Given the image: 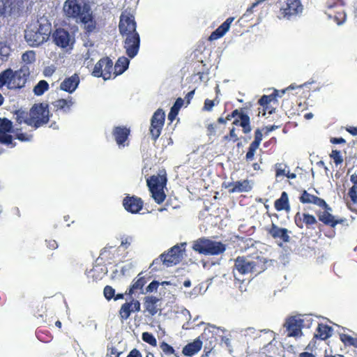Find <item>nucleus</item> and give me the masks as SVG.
<instances>
[{
	"label": "nucleus",
	"mask_w": 357,
	"mask_h": 357,
	"mask_svg": "<svg viewBox=\"0 0 357 357\" xmlns=\"http://www.w3.org/2000/svg\"><path fill=\"white\" fill-rule=\"evenodd\" d=\"M160 299L153 296H148L144 298V312H147L151 316L155 315L158 310V302Z\"/></svg>",
	"instance_id": "nucleus-24"
},
{
	"label": "nucleus",
	"mask_w": 357,
	"mask_h": 357,
	"mask_svg": "<svg viewBox=\"0 0 357 357\" xmlns=\"http://www.w3.org/2000/svg\"><path fill=\"white\" fill-rule=\"evenodd\" d=\"M340 340L345 346L357 348V337H353L348 334L341 333L340 334Z\"/></svg>",
	"instance_id": "nucleus-37"
},
{
	"label": "nucleus",
	"mask_w": 357,
	"mask_h": 357,
	"mask_svg": "<svg viewBox=\"0 0 357 357\" xmlns=\"http://www.w3.org/2000/svg\"><path fill=\"white\" fill-rule=\"evenodd\" d=\"M44 335H45L44 333H43L41 331H38L36 333L38 339L41 342H48L52 340V336L47 335V337H45V336H43Z\"/></svg>",
	"instance_id": "nucleus-58"
},
{
	"label": "nucleus",
	"mask_w": 357,
	"mask_h": 357,
	"mask_svg": "<svg viewBox=\"0 0 357 357\" xmlns=\"http://www.w3.org/2000/svg\"><path fill=\"white\" fill-rule=\"evenodd\" d=\"M234 17H228L220 26L211 33L208 37V40L212 41L222 38L229 30L231 24L234 21Z\"/></svg>",
	"instance_id": "nucleus-26"
},
{
	"label": "nucleus",
	"mask_w": 357,
	"mask_h": 357,
	"mask_svg": "<svg viewBox=\"0 0 357 357\" xmlns=\"http://www.w3.org/2000/svg\"><path fill=\"white\" fill-rule=\"evenodd\" d=\"M160 348L164 354L167 356L174 355L176 357H179L176 353L175 349L169 344L165 342L160 343Z\"/></svg>",
	"instance_id": "nucleus-42"
},
{
	"label": "nucleus",
	"mask_w": 357,
	"mask_h": 357,
	"mask_svg": "<svg viewBox=\"0 0 357 357\" xmlns=\"http://www.w3.org/2000/svg\"><path fill=\"white\" fill-rule=\"evenodd\" d=\"M30 68L26 65H23L19 70L15 72L13 71L12 89H21L24 87L30 75Z\"/></svg>",
	"instance_id": "nucleus-18"
},
{
	"label": "nucleus",
	"mask_w": 357,
	"mask_h": 357,
	"mask_svg": "<svg viewBox=\"0 0 357 357\" xmlns=\"http://www.w3.org/2000/svg\"><path fill=\"white\" fill-rule=\"evenodd\" d=\"M192 248L199 254L214 256L224 253L227 246L221 241L202 237L193 241Z\"/></svg>",
	"instance_id": "nucleus-7"
},
{
	"label": "nucleus",
	"mask_w": 357,
	"mask_h": 357,
	"mask_svg": "<svg viewBox=\"0 0 357 357\" xmlns=\"http://www.w3.org/2000/svg\"><path fill=\"white\" fill-rule=\"evenodd\" d=\"M331 143L333 144H345L346 140L342 137H331L330 139Z\"/></svg>",
	"instance_id": "nucleus-61"
},
{
	"label": "nucleus",
	"mask_w": 357,
	"mask_h": 357,
	"mask_svg": "<svg viewBox=\"0 0 357 357\" xmlns=\"http://www.w3.org/2000/svg\"><path fill=\"white\" fill-rule=\"evenodd\" d=\"M14 115L18 124L25 123L34 129L46 125L50 118L49 105L44 102L34 104L29 112L16 110Z\"/></svg>",
	"instance_id": "nucleus-4"
},
{
	"label": "nucleus",
	"mask_w": 357,
	"mask_h": 357,
	"mask_svg": "<svg viewBox=\"0 0 357 357\" xmlns=\"http://www.w3.org/2000/svg\"><path fill=\"white\" fill-rule=\"evenodd\" d=\"M130 134V128L126 126H115L112 130V135L119 147H124L128 145L126 142Z\"/></svg>",
	"instance_id": "nucleus-23"
},
{
	"label": "nucleus",
	"mask_w": 357,
	"mask_h": 357,
	"mask_svg": "<svg viewBox=\"0 0 357 357\" xmlns=\"http://www.w3.org/2000/svg\"><path fill=\"white\" fill-rule=\"evenodd\" d=\"M103 294H104L105 298L107 300L109 301L112 298H114V295H115V289L112 287H111L109 285H107L104 288Z\"/></svg>",
	"instance_id": "nucleus-50"
},
{
	"label": "nucleus",
	"mask_w": 357,
	"mask_h": 357,
	"mask_svg": "<svg viewBox=\"0 0 357 357\" xmlns=\"http://www.w3.org/2000/svg\"><path fill=\"white\" fill-rule=\"evenodd\" d=\"M13 77V70L8 68L0 73V88L6 86L12 89V79Z\"/></svg>",
	"instance_id": "nucleus-32"
},
{
	"label": "nucleus",
	"mask_w": 357,
	"mask_h": 357,
	"mask_svg": "<svg viewBox=\"0 0 357 357\" xmlns=\"http://www.w3.org/2000/svg\"><path fill=\"white\" fill-rule=\"evenodd\" d=\"M22 59L25 63L24 65L28 66L29 64L33 63L36 61L35 52L33 50L25 52L22 56Z\"/></svg>",
	"instance_id": "nucleus-41"
},
{
	"label": "nucleus",
	"mask_w": 357,
	"mask_h": 357,
	"mask_svg": "<svg viewBox=\"0 0 357 357\" xmlns=\"http://www.w3.org/2000/svg\"><path fill=\"white\" fill-rule=\"evenodd\" d=\"M236 129L235 128H232L230 129L229 134L228 135H225L223 137L224 140H231L233 142H236L238 140V137L237 135L236 134Z\"/></svg>",
	"instance_id": "nucleus-52"
},
{
	"label": "nucleus",
	"mask_w": 357,
	"mask_h": 357,
	"mask_svg": "<svg viewBox=\"0 0 357 357\" xmlns=\"http://www.w3.org/2000/svg\"><path fill=\"white\" fill-rule=\"evenodd\" d=\"M105 274V273L102 271V268L96 266L89 271L88 278L96 281L102 279Z\"/></svg>",
	"instance_id": "nucleus-40"
},
{
	"label": "nucleus",
	"mask_w": 357,
	"mask_h": 357,
	"mask_svg": "<svg viewBox=\"0 0 357 357\" xmlns=\"http://www.w3.org/2000/svg\"><path fill=\"white\" fill-rule=\"evenodd\" d=\"M38 21L30 24L25 30L24 38L30 46L38 47L47 40L51 33V24Z\"/></svg>",
	"instance_id": "nucleus-6"
},
{
	"label": "nucleus",
	"mask_w": 357,
	"mask_h": 357,
	"mask_svg": "<svg viewBox=\"0 0 357 357\" xmlns=\"http://www.w3.org/2000/svg\"><path fill=\"white\" fill-rule=\"evenodd\" d=\"M303 6L301 0H287L280 7V13L283 18L289 20L301 13Z\"/></svg>",
	"instance_id": "nucleus-14"
},
{
	"label": "nucleus",
	"mask_w": 357,
	"mask_h": 357,
	"mask_svg": "<svg viewBox=\"0 0 357 357\" xmlns=\"http://www.w3.org/2000/svg\"><path fill=\"white\" fill-rule=\"evenodd\" d=\"M183 100L181 98H178L174 105L172 107L170 112L168 114V119L170 121H173L181 107L183 105Z\"/></svg>",
	"instance_id": "nucleus-35"
},
{
	"label": "nucleus",
	"mask_w": 357,
	"mask_h": 357,
	"mask_svg": "<svg viewBox=\"0 0 357 357\" xmlns=\"http://www.w3.org/2000/svg\"><path fill=\"white\" fill-rule=\"evenodd\" d=\"M13 0H0V17L5 16L7 13L12 10Z\"/></svg>",
	"instance_id": "nucleus-39"
},
{
	"label": "nucleus",
	"mask_w": 357,
	"mask_h": 357,
	"mask_svg": "<svg viewBox=\"0 0 357 357\" xmlns=\"http://www.w3.org/2000/svg\"><path fill=\"white\" fill-rule=\"evenodd\" d=\"M217 126L215 123L208 124L207 126V135L208 136L215 135Z\"/></svg>",
	"instance_id": "nucleus-59"
},
{
	"label": "nucleus",
	"mask_w": 357,
	"mask_h": 357,
	"mask_svg": "<svg viewBox=\"0 0 357 357\" xmlns=\"http://www.w3.org/2000/svg\"><path fill=\"white\" fill-rule=\"evenodd\" d=\"M141 274L138 275V278L137 280H134L132 281V284L130 285L128 291L126 292V294L132 296L134 292L138 289H142L143 287L146 283V279L144 276H140Z\"/></svg>",
	"instance_id": "nucleus-34"
},
{
	"label": "nucleus",
	"mask_w": 357,
	"mask_h": 357,
	"mask_svg": "<svg viewBox=\"0 0 357 357\" xmlns=\"http://www.w3.org/2000/svg\"><path fill=\"white\" fill-rule=\"evenodd\" d=\"M266 230L268 235L278 242L280 246H282L283 243H289L291 240L289 236L291 231L286 228L278 227L275 223H272Z\"/></svg>",
	"instance_id": "nucleus-15"
},
{
	"label": "nucleus",
	"mask_w": 357,
	"mask_h": 357,
	"mask_svg": "<svg viewBox=\"0 0 357 357\" xmlns=\"http://www.w3.org/2000/svg\"><path fill=\"white\" fill-rule=\"evenodd\" d=\"M274 207L278 211H285L289 212L290 211L288 194L286 192H282L280 197L275 201Z\"/></svg>",
	"instance_id": "nucleus-29"
},
{
	"label": "nucleus",
	"mask_w": 357,
	"mask_h": 357,
	"mask_svg": "<svg viewBox=\"0 0 357 357\" xmlns=\"http://www.w3.org/2000/svg\"><path fill=\"white\" fill-rule=\"evenodd\" d=\"M331 327L324 324H319L316 329L314 337L325 340L331 336Z\"/></svg>",
	"instance_id": "nucleus-33"
},
{
	"label": "nucleus",
	"mask_w": 357,
	"mask_h": 357,
	"mask_svg": "<svg viewBox=\"0 0 357 357\" xmlns=\"http://www.w3.org/2000/svg\"><path fill=\"white\" fill-rule=\"evenodd\" d=\"M330 157L333 160L336 165H340L343 162V159L340 151L333 150L330 154Z\"/></svg>",
	"instance_id": "nucleus-49"
},
{
	"label": "nucleus",
	"mask_w": 357,
	"mask_h": 357,
	"mask_svg": "<svg viewBox=\"0 0 357 357\" xmlns=\"http://www.w3.org/2000/svg\"><path fill=\"white\" fill-rule=\"evenodd\" d=\"M262 138H263V135H262L261 130L259 128H257L255 131V139H254L253 142H252L251 143L256 144L257 146H259L261 144V142L262 140Z\"/></svg>",
	"instance_id": "nucleus-53"
},
{
	"label": "nucleus",
	"mask_w": 357,
	"mask_h": 357,
	"mask_svg": "<svg viewBox=\"0 0 357 357\" xmlns=\"http://www.w3.org/2000/svg\"><path fill=\"white\" fill-rule=\"evenodd\" d=\"M215 105L214 100H211L209 99H206L204 101L203 110L210 112L212 110L213 106Z\"/></svg>",
	"instance_id": "nucleus-57"
},
{
	"label": "nucleus",
	"mask_w": 357,
	"mask_h": 357,
	"mask_svg": "<svg viewBox=\"0 0 357 357\" xmlns=\"http://www.w3.org/2000/svg\"><path fill=\"white\" fill-rule=\"evenodd\" d=\"M285 174V170L282 167V164H277L275 169V176L278 177Z\"/></svg>",
	"instance_id": "nucleus-60"
},
{
	"label": "nucleus",
	"mask_w": 357,
	"mask_h": 357,
	"mask_svg": "<svg viewBox=\"0 0 357 357\" xmlns=\"http://www.w3.org/2000/svg\"><path fill=\"white\" fill-rule=\"evenodd\" d=\"M294 222L300 229H303L304 227L307 229H314V225H317V220L313 215L297 212L294 215Z\"/></svg>",
	"instance_id": "nucleus-19"
},
{
	"label": "nucleus",
	"mask_w": 357,
	"mask_h": 357,
	"mask_svg": "<svg viewBox=\"0 0 357 357\" xmlns=\"http://www.w3.org/2000/svg\"><path fill=\"white\" fill-rule=\"evenodd\" d=\"M165 120V114L162 109H158L151 119V126L149 128L151 138L155 142L160 137Z\"/></svg>",
	"instance_id": "nucleus-13"
},
{
	"label": "nucleus",
	"mask_w": 357,
	"mask_h": 357,
	"mask_svg": "<svg viewBox=\"0 0 357 357\" xmlns=\"http://www.w3.org/2000/svg\"><path fill=\"white\" fill-rule=\"evenodd\" d=\"M63 10L68 18L73 19L84 25L86 34L90 35L96 30L97 22L89 0H66Z\"/></svg>",
	"instance_id": "nucleus-1"
},
{
	"label": "nucleus",
	"mask_w": 357,
	"mask_h": 357,
	"mask_svg": "<svg viewBox=\"0 0 357 357\" xmlns=\"http://www.w3.org/2000/svg\"><path fill=\"white\" fill-rule=\"evenodd\" d=\"M49 89V84L45 80H40L33 88V93L36 96H42Z\"/></svg>",
	"instance_id": "nucleus-38"
},
{
	"label": "nucleus",
	"mask_w": 357,
	"mask_h": 357,
	"mask_svg": "<svg viewBox=\"0 0 357 357\" xmlns=\"http://www.w3.org/2000/svg\"><path fill=\"white\" fill-rule=\"evenodd\" d=\"M52 39L56 45L63 49L68 47L72 48L75 42L70 33L63 28L56 29L53 32Z\"/></svg>",
	"instance_id": "nucleus-16"
},
{
	"label": "nucleus",
	"mask_w": 357,
	"mask_h": 357,
	"mask_svg": "<svg viewBox=\"0 0 357 357\" xmlns=\"http://www.w3.org/2000/svg\"><path fill=\"white\" fill-rule=\"evenodd\" d=\"M141 310V304L138 300L132 299L130 302L123 303L119 311V316L121 321L123 322L127 320L132 312H139Z\"/></svg>",
	"instance_id": "nucleus-20"
},
{
	"label": "nucleus",
	"mask_w": 357,
	"mask_h": 357,
	"mask_svg": "<svg viewBox=\"0 0 357 357\" xmlns=\"http://www.w3.org/2000/svg\"><path fill=\"white\" fill-rule=\"evenodd\" d=\"M133 238L132 236H123L121 238V245L125 249H127L132 243Z\"/></svg>",
	"instance_id": "nucleus-54"
},
{
	"label": "nucleus",
	"mask_w": 357,
	"mask_h": 357,
	"mask_svg": "<svg viewBox=\"0 0 357 357\" xmlns=\"http://www.w3.org/2000/svg\"><path fill=\"white\" fill-rule=\"evenodd\" d=\"M9 54L10 47L5 43L0 42V59H6Z\"/></svg>",
	"instance_id": "nucleus-47"
},
{
	"label": "nucleus",
	"mask_w": 357,
	"mask_h": 357,
	"mask_svg": "<svg viewBox=\"0 0 357 357\" xmlns=\"http://www.w3.org/2000/svg\"><path fill=\"white\" fill-rule=\"evenodd\" d=\"M21 129L14 130L15 138L20 140V142H30L33 138V135L27 133L20 132Z\"/></svg>",
	"instance_id": "nucleus-43"
},
{
	"label": "nucleus",
	"mask_w": 357,
	"mask_h": 357,
	"mask_svg": "<svg viewBox=\"0 0 357 357\" xmlns=\"http://www.w3.org/2000/svg\"><path fill=\"white\" fill-rule=\"evenodd\" d=\"M278 96V91L275 90L274 92L270 95L262 96L261 98L258 100V104L262 107L263 116L266 114V112H268L269 114H271L273 112H275V108L271 104H275L277 102Z\"/></svg>",
	"instance_id": "nucleus-22"
},
{
	"label": "nucleus",
	"mask_w": 357,
	"mask_h": 357,
	"mask_svg": "<svg viewBox=\"0 0 357 357\" xmlns=\"http://www.w3.org/2000/svg\"><path fill=\"white\" fill-rule=\"evenodd\" d=\"M114 247L109 246V247H105L104 248L100 254V257L102 259L109 260L112 259V257L110 256L111 250L113 249Z\"/></svg>",
	"instance_id": "nucleus-51"
},
{
	"label": "nucleus",
	"mask_w": 357,
	"mask_h": 357,
	"mask_svg": "<svg viewBox=\"0 0 357 357\" xmlns=\"http://www.w3.org/2000/svg\"><path fill=\"white\" fill-rule=\"evenodd\" d=\"M167 182V178L165 174L152 175L146 180L151 197L158 204H161L167 197L164 191Z\"/></svg>",
	"instance_id": "nucleus-8"
},
{
	"label": "nucleus",
	"mask_w": 357,
	"mask_h": 357,
	"mask_svg": "<svg viewBox=\"0 0 357 357\" xmlns=\"http://www.w3.org/2000/svg\"><path fill=\"white\" fill-rule=\"evenodd\" d=\"M351 181L353 183V186L349 190L348 195H351L352 198L356 199V190H357V175L352 174L350 178Z\"/></svg>",
	"instance_id": "nucleus-48"
},
{
	"label": "nucleus",
	"mask_w": 357,
	"mask_h": 357,
	"mask_svg": "<svg viewBox=\"0 0 357 357\" xmlns=\"http://www.w3.org/2000/svg\"><path fill=\"white\" fill-rule=\"evenodd\" d=\"M245 107L236 109L231 114H228L225 119L222 117L218 118V122L224 124L227 121H230L232 118H234L232 124L236 126H241L243 133L248 134L251 132L252 127L250 116L245 113Z\"/></svg>",
	"instance_id": "nucleus-9"
},
{
	"label": "nucleus",
	"mask_w": 357,
	"mask_h": 357,
	"mask_svg": "<svg viewBox=\"0 0 357 357\" xmlns=\"http://www.w3.org/2000/svg\"><path fill=\"white\" fill-rule=\"evenodd\" d=\"M127 357H142L140 351L137 349H132Z\"/></svg>",
	"instance_id": "nucleus-63"
},
{
	"label": "nucleus",
	"mask_w": 357,
	"mask_h": 357,
	"mask_svg": "<svg viewBox=\"0 0 357 357\" xmlns=\"http://www.w3.org/2000/svg\"><path fill=\"white\" fill-rule=\"evenodd\" d=\"M108 351L111 357H119L121 354V352L118 351L116 348L114 347H112L111 348L108 349Z\"/></svg>",
	"instance_id": "nucleus-62"
},
{
	"label": "nucleus",
	"mask_w": 357,
	"mask_h": 357,
	"mask_svg": "<svg viewBox=\"0 0 357 357\" xmlns=\"http://www.w3.org/2000/svg\"><path fill=\"white\" fill-rule=\"evenodd\" d=\"M327 15L330 18H333L337 24H342L347 17L344 6H340V8L336 10L328 11Z\"/></svg>",
	"instance_id": "nucleus-31"
},
{
	"label": "nucleus",
	"mask_w": 357,
	"mask_h": 357,
	"mask_svg": "<svg viewBox=\"0 0 357 357\" xmlns=\"http://www.w3.org/2000/svg\"><path fill=\"white\" fill-rule=\"evenodd\" d=\"M202 347V342L198 339L192 342L186 344L182 350V353L185 356H192L199 351Z\"/></svg>",
	"instance_id": "nucleus-28"
},
{
	"label": "nucleus",
	"mask_w": 357,
	"mask_h": 357,
	"mask_svg": "<svg viewBox=\"0 0 357 357\" xmlns=\"http://www.w3.org/2000/svg\"><path fill=\"white\" fill-rule=\"evenodd\" d=\"M264 1L265 0H257L255 3H253L250 7L248 8L245 13H244V16L249 17L253 13L254 8L259 3L264 2Z\"/></svg>",
	"instance_id": "nucleus-55"
},
{
	"label": "nucleus",
	"mask_w": 357,
	"mask_h": 357,
	"mask_svg": "<svg viewBox=\"0 0 357 357\" xmlns=\"http://www.w3.org/2000/svg\"><path fill=\"white\" fill-rule=\"evenodd\" d=\"M326 3L328 11H332L345 5L344 0H327Z\"/></svg>",
	"instance_id": "nucleus-44"
},
{
	"label": "nucleus",
	"mask_w": 357,
	"mask_h": 357,
	"mask_svg": "<svg viewBox=\"0 0 357 357\" xmlns=\"http://www.w3.org/2000/svg\"><path fill=\"white\" fill-rule=\"evenodd\" d=\"M229 187H231L229 190L230 193L243 192H246L252 190V185L248 179L229 183Z\"/></svg>",
	"instance_id": "nucleus-27"
},
{
	"label": "nucleus",
	"mask_w": 357,
	"mask_h": 357,
	"mask_svg": "<svg viewBox=\"0 0 357 357\" xmlns=\"http://www.w3.org/2000/svg\"><path fill=\"white\" fill-rule=\"evenodd\" d=\"M221 342L224 343L227 348L230 349L231 347V339L227 336H222L221 337Z\"/></svg>",
	"instance_id": "nucleus-64"
},
{
	"label": "nucleus",
	"mask_w": 357,
	"mask_h": 357,
	"mask_svg": "<svg viewBox=\"0 0 357 357\" xmlns=\"http://www.w3.org/2000/svg\"><path fill=\"white\" fill-rule=\"evenodd\" d=\"M268 260L262 256H238L234 259V266L233 273L237 271L241 275H247L248 273L258 274L265 271L266 268V263ZM234 275V285L237 287L241 291H243V284L244 280H241Z\"/></svg>",
	"instance_id": "nucleus-5"
},
{
	"label": "nucleus",
	"mask_w": 357,
	"mask_h": 357,
	"mask_svg": "<svg viewBox=\"0 0 357 357\" xmlns=\"http://www.w3.org/2000/svg\"><path fill=\"white\" fill-rule=\"evenodd\" d=\"M299 201L303 204H314L319 208L316 211L318 220L326 226L334 228L337 225H342L343 227H349L348 220L345 218H335L331 214V208L326 201L316 195L309 193L303 190L299 197Z\"/></svg>",
	"instance_id": "nucleus-3"
},
{
	"label": "nucleus",
	"mask_w": 357,
	"mask_h": 357,
	"mask_svg": "<svg viewBox=\"0 0 357 357\" xmlns=\"http://www.w3.org/2000/svg\"><path fill=\"white\" fill-rule=\"evenodd\" d=\"M304 321L296 317H290L286 319L284 327L286 328L288 337H298L303 335Z\"/></svg>",
	"instance_id": "nucleus-17"
},
{
	"label": "nucleus",
	"mask_w": 357,
	"mask_h": 357,
	"mask_svg": "<svg viewBox=\"0 0 357 357\" xmlns=\"http://www.w3.org/2000/svg\"><path fill=\"white\" fill-rule=\"evenodd\" d=\"M183 258V251L178 245L172 247L167 250L160 255L159 258L154 259L151 264V268L155 270L156 268L153 267L155 265L160 264L161 262L167 267H171L180 263Z\"/></svg>",
	"instance_id": "nucleus-10"
},
{
	"label": "nucleus",
	"mask_w": 357,
	"mask_h": 357,
	"mask_svg": "<svg viewBox=\"0 0 357 357\" xmlns=\"http://www.w3.org/2000/svg\"><path fill=\"white\" fill-rule=\"evenodd\" d=\"M14 132L13 122L7 118L0 117V143L10 148L16 146L13 137L10 133Z\"/></svg>",
	"instance_id": "nucleus-11"
},
{
	"label": "nucleus",
	"mask_w": 357,
	"mask_h": 357,
	"mask_svg": "<svg viewBox=\"0 0 357 357\" xmlns=\"http://www.w3.org/2000/svg\"><path fill=\"white\" fill-rule=\"evenodd\" d=\"M259 146L251 143L248 147V150L245 154V160L247 162L253 160L257 150Z\"/></svg>",
	"instance_id": "nucleus-46"
},
{
	"label": "nucleus",
	"mask_w": 357,
	"mask_h": 357,
	"mask_svg": "<svg viewBox=\"0 0 357 357\" xmlns=\"http://www.w3.org/2000/svg\"><path fill=\"white\" fill-rule=\"evenodd\" d=\"M79 84V77L77 74H74L66 77L60 84V89L68 93L75 91Z\"/></svg>",
	"instance_id": "nucleus-25"
},
{
	"label": "nucleus",
	"mask_w": 357,
	"mask_h": 357,
	"mask_svg": "<svg viewBox=\"0 0 357 357\" xmlns=\"http://www.w3.org/2000/svg\"><path fill=\"white\" fill-rule=\"evenodd\" d=\"M142 340L152 347L157 346V340L154 335L149 332H144L142 335Z\"/></svg>",
	"instance_id": "nucleus-45"
},
{
	"label": "nucleus",
	"mask_w": 357,
	"mask_h": 357,
	"mask_svg": "<svg viewBox=\"0 0 357 357\" xmlns=\"http://www.w3.org/2000/svg\"><path fill=\"white\" fill-rule=\"evenodd\" d=\"M130 61L125 56H121L118 59L114 68L113 75L116 77L117 75H121L128 68Z\"/></svg>",
	"instance_id": "nucleus-30"
},
{
	"label": "nucleus",
	"mask_w": 357,
	"mask_h": 357,
	"mask_svg": "<svg viewBox=\"0 0 357 357\" xmlns=\"http://www.w3.org/2000/svg\"><path fill=\"white\" fill-rule=\"evenodd\" d=\"M113 61L109 57L100 59L95 65L92 75L96 77H102L105 80L109 79L113 75Z\"/></svg>",
	"instance_id": "nucleus-12"
},
{
	"label": "nucleus",
	"mask_w": 357,
	"mask_h": 357,
	"mask_svg": "<svg viewBox=\"0 0 357 357\" xmlns=\"http://www.w3.org/2000/svg\"><path fill=\"white\" fill-rule=\"evenodd\" d=\"M72 100H66V99H59L54 102L53 105L57 109H61L64 112H68L70 110V107L73 105Z\"/></svg>",
	"instance_id": "nucleus-36"
},
{
	"label": "nucleus",
	"mask_w": 357,
	"mask_h": 357,
	"mask_svg": "<svg viewBox=\"0 0 357 357\" xmlns=\"http://www.w3.org/2000/svg\"><path fill=\"white\" fill-rule=\"evenodd\" d=\"M136 28L135 17L126 11L122 12L120 16L119 30L121 35L125 37L123 47L126 49V54L130 59L134 58L139 50L140 37Z\"/></svg>",
	"instance_id": "nucleus-2"
},
{
	"label": "nucleus",
	"mask_w": 357,
	"mask_h": 357,
	"mask_svg": "<svg viewBox=\"0 0 357 357\" xmlns=\"http://www.w3.org/2000/svg\"><path fill=\"white\" fill-rule=\"evenodd\" d=\"M123 206L128 212L137 213L142 209L144 202L140 197L127 195L123 199Z\"/></svg>",
	"instance_id": "nucleus-21"
},
{
	"label": "nucleus",
	"mask_w": 357,
	"mask_h": 357,
	"mask_svg": "<svg viewBox=\"0 0 357 357\" xmlns=\"http://www.w3.org/2000/svg\"><path fill=\"white\" fill-rule=\"evenodd\" d=\"M159 284L160 283L156 281V280H153L152 281L148 286L146 288V292H149V293H151L153 291H157L158 287H159Z\"/></svg>",
	"instance_id": "nucleus-56"
}]
</instances>
